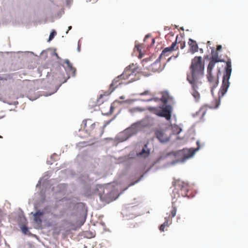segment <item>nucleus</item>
<instances>
[{"mask_svg": "<svg viewBox=\"0 0 248 248\" xmlns=\"http://www.w3.org/2000/svg\"><path fill=\"white\" fill-rule=\"evenodd\" d=\"M63 67L66 70L68 71L69 72H71L73 76H75L76 70L73 67L72 64L68 60H65L64 61Z\"/></svg>", "mask_w": 248, "mask_h": 248, "instance_id": "nucleus-14", "label": "nucleus"}, {"mask_svg": "<svg viewBox=\"0 0 248 248\" xmlns=\"http://www.w3.org/2000/svg\"><path fill=\"white\" fill-rule=\"evenodd\" d=\"M71 29H72V27H71V26H69V27H68V31H69V30H71Z\"/></svg>", "mask_w": 248, "mask_h": 248, "instance_id": "nucleus-32", "label": "nucleus"}, {"mask_svg": "<svg viewBox=\"0 0 248 248\" xmlns=\"http://www.w3.org/2000/svg\"><path fill=\"white\" fill-rule=\"evenodd\" d=\"M53 217H55V218H57L58 217V216L57 215H56V214H54L53 215Z\"/></svg>", "mask_w": 248, "mask_h": 248, "instance_id": "nucleus-31", "label": "nucleus"}, {"mask_svg": "<svg viewBox=\"0 0 248 248\" xmlns=\"http://www.w3.org/2000/svg\"><path fill=\"white\" fill-rule=\"evenodd\" d=\"M171 108L170 106H166L162 108L161 110H156L155 114L161 117L165 118L167 120H170L171 118Z\"/></svg>", "mask_w": 248, "mask_h": 248, "instance_id": "nucleus-11", "label": "nucleus"}, {"mask_svg": "<svg viewBox=\"0 0 248 248\" xmlns=\"http://www.w3.org/2000/svg\"><path fill=\"white\" fill-rule=\"evenodd\" d=\"M204 68V65L202 57L196 56L191 61L190 72L187 74L186 79L192 87V94L196 101L200 99V94L198 90L202 86Z\"/></svg>", "mask_w": 248, "mask_h": 248, "instance_id": "nucleus-1", "label": "nucleus"}, {"mask_svg": "<svg viewBox=\"0 0 248 248\" xmlns=\"http://www.w3.org/2000/svg\"><path fill=\"white\" fill-rule=\"evenodd\" d=\"M178 48V46L177 45L176 42L172 43L170 46L164 48L162 51V53L160 55L159 58L153 64V67L157 64L158 65L159 67H160V60L162 59H166V57H168L172 51L177 49Z\"/></svg>", "mask_w": 248, "mask_h": 248, "instance_id": "nucleus-7", "label": "nucleus"}, {"mask_svg": "<svg viewBox=\"0 0 248 248\" xmlns=\"http://www.w3.org/2000/svg\"><path fill=\"white\" fill-rule=\"evenodd\" d=\"M198 149H183L182 151H180L178 152H171L167 154V155H173L174 156L181 155L182 158L181 161L182 162L185 161L186 159L192 157L197 151Z\"/></svg>", "mask_w": 248, "mask_h": 248, "instance_id": "nucleus-8", "label": "nucleus"}, {"mask_svg": "<svg viewBox=\"0 0 248 248\" xmlns=\"http://www.w3.org/2000/svg\"><path fill=\"white\" fill-rule=\"evenodd\" d=\"M208 81L209 83L211 88V92L213 94L214 89L216 88L218 84V76H214L212 73H208L207 75Z\"/></svg>", "mask_w": 248, "mask_h": 248, "instance_id": "nucleus-12", "label": "nucleus"}, {"mask_svg": "<svg viewBox=\"0 0 248 248\" xmlns=\"http://www.w3.org/2000/svg\"><path fill=\"white\" fill-rule=\"evenodd\" d=\"M155 135L160 142L164 143L170 140L171 131L169 129H160L155 130Z\"/></svg>", "mask_w": 248, "mask_h": 248, "instance_id": "nucleus-9", "label": "nucleus"}, {"mask_svg": "<svg viewBox=\"0 0 248 248\" xmlns=\"http://www.w3.org/2000/svg\"><path fill=\"white\" fill-rule=\"evenodd\" d=\"M107 107L108 108V110H105V107L102 106L101 107V111L102 113L105 115H109L111 114L113 112V106L110 104H107Z\"/></svg>", "mask_w": 248, "mask_h": 248, "instance_id": "nucleus-18", "label": "nucleus"}, {"mask_svg": "<svg viewBox=\"0 0 248 248\" xmlns=\"http://www.w3.org/2000/svg\"><path fill=\"white\" fill-rule=\"evenodd\" d=\"M151 37V35L150 34H148L147 35H146L144 38V42H146L147 41V40Z\"/></svg>", "mask_w": 248, "mask_h": 248, "instance_id": "nucleus-27", "label": "nucleus"}, {"mask_svg": "<svg viewBox=\"0 0 248 248\" xmlns=\"http://www.w3.org/2000/svg\"><path fill=\"white\" fill-rule=\"evenodd\" d=\"M57 34V32H51V33L49 35L48 42H50L51 41L54 37L55 35Z\"/></svg>", "mask_w": 248, "mask_h": 248, "instance_id": "nucleus-25", "label": "nucleus"}, {"mask_svg": "<svg viewBox=\"0 0 248 248\" xmlns=\"http://www.w3.org/2000/svg\"><path fill=\"white\" fill-rule=\"evenodd\" d=\"M188 44L190 47V52L192 53H194L198 51V46L196 42L192 39H189Z\"/></svg>", "mask_w": 248, "mask_h": 248, "instance_id": "nucleus-17", "label": "nucleus"}, {"mask_svg": "<svg viewBox=\"0 0 248 248\" xmlns=\"http://www.w3.org/2000/svg\"><path fill=\"white\" fill-rule=\"evenodd\" d=\"M177 212V208L174 205V202H172V208L170 211V213L168 216L165 217V222L162 224L166 227H169V225L171 223V219L176 215Z\"/></svg>", "mask_w": 248, "mask_h": 248, "instance_id": "nucleus-13", "label": "nucleus"}, {"mask_svg": "<svg viewBox=\"0 0 248 248\" xmlns=\"http://www.w3.org/2000/svg\"><path fill=\"white\" fill-rule=\"evenodd\" d=\"M200 112H201L202 113V116H204V114H205V111L203 110V108H202L200 110Z\"/></svg>", "mask_w": 248, "mask_h": 248, "instance_id": "nucleus-29", "label": "nucleus"}, {"mask_svg": "<svg viewBox=\"0 0 248 248\" xmlns=\"http://www.w3.org/2000/svg\"><path fill=\"white\" fill-rule=\"evenodd\" d=\"M84 129L92 135L96 137H100L104 133V128L106 125L101 126L98 123H93L91 120H87L84 123Z\"/></svg>", "mask_w": 248, "mask_h": 248, "instance_id": "nucleus-4", "label": "nucleus"}, {"mask_svg": "<svg viewBox=\"0 0 248 248\" xmlns=\"http://www.w3.org/2000/svg\"><path fill=\"white\" fill-rule=\"evenodd\" d=\"M174 189L173 190V194L174 197L172 199V202H176L175 199L179 198L180 196L182 197L187 196V193L188 191V186L187 183H186L183 181L177 180L175 182Z\"/></svg>", "mask_w": 248, "mask_h": 248, "instance_id": "nucleus-5", "label": "nucleus"}, {"mask_svg": "<svg viewBox=\"0 0 248 248\" xmlns=\"http://www.w3.org/2000/svg\"><path fill=\"white\" fill-rule=\"evenodd\" d=\"M232 73V64L230 60L226 62V67L225 68V73L223 78L221 88L218 92V99H216L214 100L213 105L210 107L212 108H217L220 104V100L226 93L228 89L230 86L229 79Z\"/></svg>", "mask_w": 248, "mask_h": 248, "instance_id": "nucleus-2", "label": "nucleus"}, {"mask_svg": "<svg viewBox=\"0 0 248 248\" xmlns=\"http://www.w3.org/2000/svg\"><path fill=\"white\" fill-rule=\"evenodd\" d=\"M150 153V150L147 148V145L145 144L141 151L138 153L137 155L140 157L146 158L149 155Z\"/></svg>", "mask_w": 248, "mask_h": 248, "instance_id": "nucleus-16", "label": "nucleus"}, {"mask_svg": "<svg viewBox=\"0 0 248 248\" xmlns=\"http://www.w3.org/2000/svg\"><path fill=\"white\" fill-rule=\"evenodd\" d=\"M135 48L137 49V51L139 52L140 53V55L139 56L140 57V58H141L142 57V55L141 54V48H142V46L140 45H136L135 46Z\"/></svg>", "mask_w": 248, "mask_h": 248, "instance_id": "nucleus-23", "label": "nucleus"}, {"mask_svg": "<svg viewBox=\"0 0 248 248\" xmlns=\"http://www.w3.org/2000/svg\"><path fill=\"white\" fill-rule=\"evenodd\" d=\"M180 29H181V30H183V31L184 30V28H183V27H181V28H180Z\"/></svg>", "mask_w": 248, "mask_h": 248, "instance_id": "nucleus-35", "label": "nucleus"}, {"mask_svg": "<svg viewBox=\"0 0 248 248\" xmlns=\"http://www.w3.org/2000/svg\"><path fill=\"white\" fill-rule=\"evenodd\" d=\"M140 96H147L148 98L146 99L143 100V101L149 102L152 101H155V102L161 101L164 104H166L167 103L169 99V95L166 92L161 93L162 97L161 98H158L157 97H155V94L152 93L150 91L147 90L144 92L140 93L138 94Z\"/></svg>", "mask_w": 248, "mask_h": 248, "instance_id": "nucleus-6", "label": "nucleus"}, {"mask_svg": "<svg viewBox=\"0 0 248 248\" xmlns=\"http://www.w3.org/2000/svg\"><path fill=\"white\" fill-rule=\"evenodd\" d=\"M21 231L24 234H27L29 232L28 228L25 225H22L21 227Z\"/></svg>", "mask_w": 248, "mask_h": 248, "instance_id": "nucleus-22", "label": "nucleus"}, {"mask_svg": "<svg viewBox=\"0 0 248 248\" xmlns=\"http://www.w3.org/2000/svg\"><path fill=\"white\" fill-rule=\"evenodd\" d=\"M222 48V46L221 45H218L217 47V50L219 51Z\"/></svg>", "mask_w": 248, "mask_h": 248, "instance_id": "nucleus-28", "label": "nucleus"}, {"mask_svg": "<svg viewBox=\"0 0 248 248\" xmlns=\"http://www.w3.org/2000/svg\"><path fill=\"white\" fill-rule=\"evenodd\" d=\"M1 216L0 214V223L1 222Z\"/></svg>", "mask_w": 248, "mask_h": 248, "instance_id": "nucleus-33", "label": "nucleus"}, {"mask_svg": "<svg viewBox=\"0 0 248 248\" xmlns=\"http://www.w3.org/2000/svg\"><path fill=\"white\" fill-rule=\"evenodd\" d=\"M217 62L211 60L207 67V74L212 73V70Z\"/></svg>", "mask_w": 248, "mask_h": 248, "instance_id": "nucleus-20", "label": "nucleus"}, {"mask_svg": "<svg viewBox=\"0 0 248 248\" xmlns=\"http://www.w3.org/2000/svg\"><path fill=\"white\" fill-rule=\"evenodd\" d=\"M171 58V57H169L168 60L169 61Z\"/></svg>", "mask_w": 248, "mask_h": 248, "instance_id": "nucleus-36", "label": "nucleus"}, {"mask_svg": "<svg viewBox=\"0 0 248 248\" xmlns=\"http://www.w3.org/2000/svg\"><path fill=\"white\" fill-rule=\"evenodd\" d=\"M211 60L215 62H224L223 60H220L218 58V53L217 51L212 50L211 51Z\"/></svg>", "mask_w": 248, "mask_h": 248, "instance_id": "nucleus-19", "label": "nucleus"}, {"mask_svg": "<svg viewBox=\"0 0 248 248\" xmlns=\"http://www.w3.org/2000/svg\"><path fill=\"white\" fill-rule=\"evenodd\" d=\"M89 0L90 1L91 0Z\"/></svg>", "mask_w": 248, "mask_h": 248, "instance_id": "nucleus-41", "label": "nucleus"}, {"mask_svg": "<svg viewBox=\"0 0 248 248\" xmlns=\"http://www.w3.org/2000/svg\"><path fill=\"white\" fill-rule=\"evenodd\" d=\"M200 51H202V49H200Z\"/></svg>", "mask_w": 248, "mask_h": 248, "instance_id": "nucleus-39", "label": "nucleus"}, {"mask_svg": "<svg viewBox=\"0 0 248 248\" xmlns=\"http://www.w3.org/2000/svg\"><path fill=\"white\" fill-rule=\"evenodd\" d=\"M139 128V124H132L130 127L125 129L122 133L121 135L124 137L123 139V140H126L131 137L132 135H134L138 132Z\"/></svg>", "mask_w": 248, "mask_h": 248, "instance_id": "nucleus-10", "label": "nucleus"}, {"mask_svg": "<svg viewBox=\"0 0 248 248\" xmlns=\"http://www.w3.org/2000/svg\"><path fill=\"white\" fill-rule=\"evenodd\" d=\"M176 29H177V26L171 25L170 27H168V26L165 27L164 30H165V31L170 30H174Z\"/></svg>", "mask_w": 248, "mask_h": 248, "instance_id": "nucleus-24", "label": "nucleus"}, {"mask_svg": "<svg viewBox=\"0 0 248 248\" xmlns=\"http://www.w3.org/2000/svg\"><path fill=\"white\" fill-rule=\"evenodd\" d=\"M151 40H152V44H154L155 43V39L154 38H152Z\"/></svg>", "mask_w": 248, "mask_h": 248, "instance_id": "nucleus-30", "label": "nucleus"}, {"mask_svg": "<svg viewBox=\"0 0 248 248\" xmlns=\"http://www.w3.org/2000/svg\"><path fill=\"white\" fill-rule=\"evenodd\" d=\"M103 97V95H100V98H102Z\"/></svg>", "mask_w": 248, "mask_h": 248, "instance_id": "nucleus-38", "label": "nucleus"}, {"mask_svg": "<svg viewBox=\"0 0 248 248\" xmlns=\"http://www.w3.org/2000/svg\"><path fill=\"white\" fill-rule=\"evenodd\" d=\"M151 109H152V108L150 107V108H148V109H149V110H151Z\"/></svg>", "mask_w": 248, "mask_h": 248, "instance_id": "nucleus-34", "label": "nucleus"}, {"mask_svg": "<svg viewBox=\"0 0 248 248\" xmlns=\"http://www.w3.org/2000/svg\"><path fill=\"white\" fill-rule=\"evenodd\" d=\"M137 66L132 64L129 65L125 69L122 74L118 76L113 79L110 85V88L114 90L119 85L123 84V80H126L130 78V81L133 79L132 77L136 75L137 71Z\"/></svg>", "mask_w": 248, "mask_h": 248, "instance_id": "nucleus-3", "label": "nucleus"}, {"mask_svg": "<svg viewBox=\"0 0 248 248\" xmlns=\"http://www.w3.org/2000/svg\"><path fill=\"white\" fill-rule=\"evenodd\" d=\"M0 138H2V137L1 136H0Z\"/></svg>", "mask_w": 248, "mask_h": 248, "instance_id": "nucleus-40", "label": "nucleus"}, {"mask_svg": "<svg viewBox=\"0 0 248 248\" xmlns=\"http://www.w3.org/2000/svg\"><path fill=\"white\" fill-rule=\"evenodd\" d=\"M184 47V45L181 46V48H183Z\"/></svg>", "mask_w": 248, "mask_h": 248, "instance_id": "nucleus-37", "label": "nucleus"}, {"mask_svg": "<svg viewBox=\"0 0 248 248\" xmlns=\"http://www.w3.org/2000/svg\"><path fill=\"white\" fill-rule=\"evenodd\" d=\"M44 215V212H41L40 211H37L35 214H34V222L37 223L38 225H41L42 220V217Z\"/></svg>", "mask_w": 248, "mask_h": 248, "instance_id": "nucleus-15", "label": "nucleus"}, {"mask_svg": "<svg viewBox=\"0 0 248 248\" xmlns=\"http://www.w3.org/2000/svg\"><path fill=\"white\" fill-rule=\"evenodd\" d=\"M146 109H147L146 108H143L141 107H139L134 108L132 109L133 111H139V112H142V111L146 110Z\"/></svg>", "mask_w": 248, "mask_h": 248, "instance_id": "nucleus-21", "label": "nucleus"}, {"mask_svg": "<svg viewBox=\"0 0 248 248\" xmlns=\"http://www.w3.org/2000/svg\"><path fill=\"white\" fill-rule=\"evenodd\" d=\"M165 227H166L164 226V225L161 224L159 227V230L161 232H164Z\"/></svg>", "mask_w": 248, "mask_h": 248, "instance_id": "nucleus-26", "label": "nucleus"}]
</instances>
